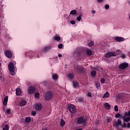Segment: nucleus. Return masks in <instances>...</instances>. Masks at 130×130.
I'll return each instance as SVG.
<instances>
[{
	"instance_id": "nucleus-1",
	"label": "nucleus",
	"mask_w": 130,
	"mask_h": 130,
	"mask_svg": "<svg viewBox=\"0 0 130 130\" xmlns=\"http://www.w3.org/2000/svg\"><path fill=\"white\" fill-rule=\"evenodd\" d=\"M119 53H121V50H118L117 52H108L106 55V57H111V56H116L118 54H119Z\"/></svg>"
},
{
	"instance_id": "nucleus-2",
	"label": "nucleus",
	"mask_w": 130,
	"mask_h": 130,
	"mask_svg": "<svg viewBox=\"0 0 130 130\" xmlns=\"http://www.w3.org/2000/svg\"><path fill=\"white\" fill-rule=\"evenodd\" d=\"M8 69L12 76H15V68L13 62H11L8 64Z\"/></svg>"
},
{
	"instance_id": "nucleus-3",
	"label": "nucleus",
	"mask_w": 130,
	"mask_h": 130,
	"mask_svg": "<svg viewBox=\"0 0 130 130\" xmlns=\"http://www.w3.org/2000/svg\"><path fill=\"white\" fill-rule=\"evenodd\" d=\"M68 110L71 113H75L77 111V109H76V106L74 105H70L68 107Z\"/></svg>"
},
{
	"instance_id": "nucleus-4",
	"label": "nucleus",
	"mask_w": 130,
	"mask_h": 130,
	"mask_svg": "<svg viewBox=\"0 0 130 130\" xmlns=\"http://www.w3.org/2000/svg\"><path fill=\"white\" fill-rule=\"evenodd\" d=\"M128 67V63L124 62L123 63H122L121 64H120L119 65V69H120V70H125V69H126V68H127Z\"/></svg>"
},
{
	"instance_id": "nucleus-5",
	"label": "nucleus",
	"mask_w": 130,
	"mask_h": 130,
	"mask_svg": "<svg viewBox=\"0 0 130 130\" xmlns=\"http://www.w3.org/2000/svg\"><path fill=\"white\" fill-rule=\"evenodd\" d=\"M36 89L34 86H29L27 89V93L31 95V94H34Z\"/></svg>"
},
{
	"instance_id": "nucleus-6",
	"label": "nucleus",
	"mask_w": 130,
	"mask_h": 130,
	"mask_svg": "<svg viewBox=\"0 0 130 130\" xmlns=\"http://www.w3.org/2000/svg\"><path fill=\"white\" fill-rule=\"evenodd\" d=\"M45 98L46 100H50V99H51V98H52V93H51V91H47L45 95Z\"/></svg>"
},
{
	"instance_id": "nucleus-7",
	"label": "nucleus",
	"mask_w": 130,
	"mask_h": 130,
	"mask_svg": "<svg viewBox=\"0 0 130 130\" xmlns=\"http://www.w3.org/2000/svg\"><path fill=\"white\" fill-rule=\"evenodd\" d=\"M86 122V119L84 117H79L77 119V123L78 124H84Z\"/></svg>"
},
{
	"instance_id": "nucleus-8",
	"label": "nucleus",
	"mask_w": 130,
	"mask_h": 130,
	"mask_svg": "<svg viewBox=\"0 0 130 130\" xmlns=\"http://www.w3.org/2000/svg\"><path fill=\"white\" fill-rule=\"evenodd\" d=\"M122 122H121V119H117L116 122H115L113 124V126H115V127H118L119 125H121Z\"/></svg>"
},
{
	"instance_id": "nucleus-9",
	"label": "nucleus",
	"mask_w": 130,
	"mask_h": 130,
	"mask_svg": "<svg viewBox=\"0 0 130 130\" xmlns=\"http://www.w3.org/2000/svg\"><path fill=\"white\" fill-rule=\"evenodd\" d=\"M35 109L36 110H38V111H40V110L42 109V104L39 103L36 104Z\"/></svg>"
},
{
	"instance_id": "nucleus-10",
	"label": "nucleus",
	"mask_w": 130,
	"mask_h": 130,
	"mask_svg": "<svg viewBox=\"0 0 130 130\" xmlns=\"http://www.w3.org/2000/svg\"><path fill=\"white\" fill-rule=\"evenodd\" d=\"M5 55L7 56V57H8V58L12 57V52H11L10 50L6 51Z\"/></svg>"
},
{
	"instance_id": "nucleus-11",
	"label": "nucleus",
	"mask_w": 130,
	"mask_h": 130,
	"mask_svg": "<svg viewBox=\"0 0 130 130\" xmlns=\"http://www.w3.org/2000/svg\"><path fill=\"white\" fill-rule=\"evenodd\" d=\"M115 40L118 42H121V41H123V40H124V38L121 37H116L115 38Z\"/></svg>"
},
{
	"instance_id": "nucleus-12",
	"label": "nucleus",
	"mask_w": 130,
	"mask_h": 130,
	"mask_svg": "<svg viewBox=\"0 0 130 130\" xmlns=\"http://www.w3.org/2000/svg\"><path fill=\"white\" fill-rule=\"evenodd\" d=\"M16 94L17 96L21 95V89L17 88L16 89Z\"/></svg>"
},
{
	"instance_id": "nucleus-13",
	"label": "nucleus",
	"mask_w": 130,
	"mask_h": 130,
	"mask_svg": "<svg viewBox=\"0 0 130 130\" xmlns=\"http://www.w3.org/2000/svg\"><path fill=\"white\" fill-rule=\"evenodd\" d=\"M104 105L106 109H107L108 110H109V109H110V107L111 106L109 105L108 103H105Z\"/></svg>"
},
{
	"instance_id": "nucleus-14",
	"label": "nucleus",
	"mask_w": 130,
	"mask_h": 130,
	"mask_svg": "<svg viewBox=\"0 0 130 130\" xmlns=\"http://www.w3.org/2000/svg\"><path fill=\"white\" fill-rule=\"evenodd\" d=\"M72 84L74 88H77V87H79V82H78V81H73L72 82Z\"/></svg>"
},
{
	"instance_id": "nucleus-15",
	"label": "nucleus",
	"mask_w": 130,
	"mask_h": 130,
	"mask_svg": "<svg viewBox=\"0 0 130 130\" xmlns=\"http://www.w3.org/2000/svg\"><path fill=\"white\" fill-rule=\"evenodd\" d=\"M92 50L90 49H87L86 50V54L88 55V56H91L92 55Z\"/></svg>"
},
{
	"instance_id": "nucleus-16",
	"label": "nucleus",
	"mask_w": 130,
	"mask_h": 130,
	"mask_svg": "<svg viewBox=\"0 0 130 130\" xmlns=\"http://www.w3.org/2000/svg\"><path fill=\"white\" fill-rule=\"evenodd\" d=\"M122 118L123 119L124 122H128V121H129V120H130V118L128 117H125L124 116H123Z\"/></svg>"
},
{
	"instance_id": "nucleus-17",
	"label": "nucleus",
	"mask_w": 130,
	"mask_h": 130,
	"mask_svg": "<svg viewBox=\"0 0 130 130\" xmlns=\"http://www.w3.org/2000/svg\"><path fill=\"white\" fill-rule=\"evenodd\" d=\"M9 99V98L8 96H6L3 101V104L4 105H7V103H8V100Z\"/></svg>"
},
{
	"instance_id": "nucleus-18",
	"label": "nucleus",
	"mask_w": 130,
	"mask_h": 130,
	"mask_svg": "<svg viewBox=\"0 0 130 130\" xmlns=\"http://www.w3.org/2000/svg\"><path fill=\"white\" fill-rule=\"evenodd\" d=\"M77 73H83V67H77Z\"/></svg>"
},
{
	"instance_id": "nucleus-19",
	"label": "nucleus",
	"mask_w": 130,
	"mask_h": 130,
	"mask_svg": "<svg viewBox=\"0 0 130 130\" xmlns=\"http://www.w3.org/2000/svg\"><path fill=\"white\" fill-rule=\"evenodd\" d=\"M26 104H27V102H26L25 101H22L19 103V106H25Z\"/></svg>"
},
{
	"instance_id": "nucleus-20",
	"label": "nucleus",
	"mask_w": 130,
	"mask_h": 130,
	"mask_svg": "<svg viewBox=\"0 0 130 130\" xmlns=\"http://www.w3.org/2000/svg\"><path fill=\"white\" fill-rule=\"evenodd\" d=\"M66 124V122L63 120V119H61L60 121V126H63Z\"/></svg>"
},
{
	"instance_id": "nucleus-21",
	"label": "nucleus",
	"mask_w": 130,
	"mask_h": 130,
	"mask_svg": "<svg viewBox=\"0 0 130 130\" xmlns=\"http://www.w3.org/2000/svg\"><path fill=\"white\" fill-rule=\"evenodd\" d=\"M50 48H51V47H50L49 46H46L44 48L43 50L45 52H46L48 51V50H49V49H50Z\"/></svg>"
},
{
	"instance_id": "nucleus-22",
	"label": "nucleus",
	"mask_w": 130,
	"mask_h": 130,
	"mask_svg": "<svg viewBox=\"0 0 130 130\" xmlns=\"http://www.w3.org/2000/svg\"><path fill=\"white\" fill-rule=\"evenodd\" d=\"M74 74L73 73H69L68 74V77L70 78V79H74Z\"/></svg>"
},
{
	"instance_id": "nucleus-23",
	"label": "nucleus",
	"mask_w": 130,
	"mask_h": 130,
	"mask_svg": "<svg viewBox=\"0 0 130 130\" xmlns=\"http://www.w3.org/2000/svg\"><path fill=\"white\" fill-rule=\"evenodd\" d=\"M109 97V92L107 91L103 96V98H108Z\"/></svg>"
},
{
	"instance_id": "nucleus-24",
	"label": "nucleus",
	"mask_w": 130,
	"mask_h": 130,
	"mask_svg": "<svg viewBox=\"0 0 130 130\" xmlns=\"http://www.w3.org/2000/svg\"><path fill=\"white\" fill-rule=\"evenodd\" d=\"M77 101H78V102H83L84 101V98L83 97H79L77 98Z\"/></svg>"
},
{
	"instance_id": "nucleus-25",
	"label": "nucleus",
	"mask_w": 130,
	"mask_h": 130,
	"mask_svg": "<svg viewBox=\"0 0 130 130\" xmlns=\"http://www.w3.org/2000/svg\"><path fill=\"white\" fill-rule=\"evenodd\" d=\"M25 122L29 123L31 121V118L29 117H26L25 119Z\"/></svg>"
},
{
	"instance_id": "nucleus-26",
	"label": "nucleus",
	"mask_w": 130,
	"mask_h": 130,
	"mask_svg": "<svg viewBox=\"0 0 130 130\" xmlns=\"http://www.w3.org/2000/svg\"><path fill=\"white\" fill-rule=\"evenodd\" d=\"M52 78L53 80H57V74H54L52 75Z\"/></svg>"
},
{
	"instance_id": "nucleus-27",
	"label": "nucleus",
	"mask_w": 130,
	"mask_h": 130,
	"mask_svg": "<svg viewBox=\"0 0 130 130\" xmlns=\"http://www.w3.org/2000/svg\"><path fill=\"white\" fill-rule=\"evenodd\" d=\"M95 86L96 87L97 89H99V88H100V87L101 86V85L100 84V82H96Z\"/></svg>"
},
{
	"instance_id": "nucleus-28",
	"label": "nucleus",
	"mask_w": 130,
	"mask_h": 130,
	"mask_svg": "<svg viewBox=\"0 0 130 130\" xmlns=\"http://www.w3.org/2000/svg\"><path fill=\"white\" fill-rule=\"evenodd\" d=\"M54 40H56V41H59L60 40V38L57 36H55L54 37Z\"/></svg>"
},
{
	"instance_id": "nucleus-29",
	"label": "nucleus",
	"mask_w": 130,
	"mask_h": 130,
	"mask_svg": "<svg viewBox=\"0 0 130 130\" xmlns=\"http://www.w3.org/2000/svg\"><path fill=\"white\" fill-rule=\"evenodd\" d=\"M90 74H91L92 77H95V76H96V71H92L91 72Z\"/></svg>"
},
{
	"instance_id": "nucleus-30",
	"label": "nucleus",
	"mask_w": 130,
	"mask_h": 130,
	"mask_svg": "<svg viewBox=\"0 0 130 130\" xmlns=\"http://www.w3.org/2000/svg\"><path fill=\"white\" fill-rule=\"evenodd\" d=\"M88 46H89V47H91V46H93V45H94V42L91 41L90 42L88 43L87 44Z\"/></svg>"
},
{
	"instance_id": "nucleus-31",
	"label": "nucleus",
	"mask_w": 130,
	"mask_h": 130,
	"mask_svg": "<svg viewBox=\"0 0 130 130\" xmlns=\"http://www.w3.org/2000/svg\"><path fill=\"white\" fill-rule=\"evenodd\" d=\"M77 14V11L75 10H73L71 11L70 15H76Z\"/></svg>"
},
{
	"instance_id": "nucleus-32",
	"label": "nucleus",
	"mask_w": 130,
	"mask_h": 130,
	"mask_svg": "<svg viewBox=\"0 0 130 130\" xmlns=\"http://www.w3.org/2000/svg\"><path fill=\"white\" fill-rule=\"evenodd\" d=\"M86 96L91 98V97H92V93H91L90 92H86Z\"/></svg>"
},
{
	"instance_id": "nucleus-33",
	"label": "nucleus",
	"mask_w": 130,
	"mask_h": 130,
	"mask_svg": "<svg viewBox=\"0 0 130 130\" xmlns=\"http://www.w3.org/2000/svg\"><path fill=\"white\" fill-rule=\"evenodd\" d=\"M39 96H40V94H39V93L36 92L35 93V97H36V98H39Z\"/></svg>"
},
{
	"instance_id": "nucleus-34",
	"label": "nucleus",
	"mask_w": 130,
	"mask_h": 130,
	"mask_svg": "<svg viewBox=\"0 0 130 130\" xmlns=\"http://www.w3.org/2000/svg\"><path fill=\"white\" fill-rule=\"evenodd\" d=\"M3 130H9V125H8V124H6L3 128Z\"/></svg>"
},
{
	"instance_id": "nucleus-35",
	"label": "nucleus",
	"mask_w": 130,
	"mask_h": 130,
	"mask_svg": "<svg viewBox=\"0 0 130 130\" xmlns=\"http://www.w3.org/2000/svg\"><path fill=\"white\" fill-rule=\"evenodd\" d=\"M121 57L122 58H126V56L125 55V54H123V53H122V54H121Z\"/></svg>"
},
{
	"instance_id": "nucleus-36",
	"label": "nucleus",
	"mask_w": 130,
	"mask_h": 130,
	"mask_svg": "<svg viewBox=\"0 0 130 130\" xmlns=\"http://www.w3.org/2000/svg\"><path fill=\"white\" fill-rule=\"evenodd\" d=\"M114 110L116 112H117V111H118V107L117 106H116V105L115 106V107H114Z\"/></svg>"
},
{
	"instance_id": "nucleus-37",
	"label": "nucleus",
	"mask_w": 130,
	"mask_h": 130,
	"mask_svg": "<svg viewBox=\"0 0 130 130\" xmlns=\"http://www.w3.org/2000/svg\"><path fill=\"white\" fill-rule=\"evenodd\" d=\"M6 113L7 114H10V113H11V109H7L6 111Z\"/></svg>"
},
{
	"instance_id": "nucleus-38",
	"label": "nucleus",
	"mask_w": 130,
	"mask_h": 130,
	"mask_svg": "<svg viewBox=\"0 0 130 130\" xmlns=\"http://www.w3.org/2000/svg\"><path fill=\"white\" fill-rule=\"evenodd\" d=\"M31 115H32V116H35V115H36V111H32L31 112Z\"/></svg>"
},
{
	"instance_id": "nucleus-39",
	"label": "nucleus",
	"mask_w": 130,
	"mask_h": 130,
	"mask_svg": "<svg viewBox=\"0 0 130 130\" xmlns=\"http://www.w3.org/2000/svg\"><path fill=\"white\" fill-rule=\"evenodd\" d=\"M81 19H82V18L81 17V15H80L79 16V17H78L77 18V21H78L79 22H80V21H81Z\"/></svg>"
},
{
	"instance_id": "nucleus-40",
	"label": "nucleus",
	"mask_w": 130,
	"mask_h": 130,
	"mask_svg": "<svg viewBox=\"0 0 130 130\" xmlns=\"http://www.w3.org/2000/svg\"><path fill=\"white\" fill-rule=\"evenodd\" d=\"M101 83H102V84H104V83H105V79L102 78L101 79Z\"/></svg>"
},
{
	"instance_id": "nucleus-41",
	"label": "nucleus",
	"mask_w": 130,
	"mask_h": 130,
	"mask_svg": "<svg viewBox=\"0 0 130 130\" xmlns=\"http://www.w3.org/2000/svg\"><path fill=\"white\" fill-rule=\"evenodd\" d=\"M120 116V114L117 113V114L115 115V117H116V118H118V117H119Z\"/></svg>"
},
{
	"instance_id": "nucleus-42",
	"label": "nucleus",
	"mask_w": 130,
	"mask_h": 130,
	"mask_svg": "<svg viewBox=\"0 0 130 130\" xmlns=\"http://www.w3.org/2000/svg\"><path fill=\"white\" fill-rule=\"evenodd\" d=\"M105 8L106 9V10H108V9H109V5H106L105 6Z\"/></svg>"
},
{
	"instance_id": "nucleus-43",
	"label": "nucleus",
	"mask_w": 130,
	"mask_h": 130,
	"mask_svg": "<svg viewBox=\"0 0 130 130\" xmlns=\"http://www.w3.org/2000/svg\"><path fill=\"white\" fill-rule=\"evenodd\" d=\"M71 24H72V25H75V24H76V22L74 20H71L70 21Z\"/></svg>"
},
{
	"instance_id": "nucleus-44",
	"label": "nucleus",
	"mask_w": 130,
	"mask_h": 130,
	"mask_svg": "<svg viewBox=\"0 0 130 130\" xmlns=\"http://www.w3.org/2000/svg\"><path fill=\"white\" fill-rule=\"evenodd\" d=\"M62 44H59L58 46V48H59L60 49H61V48H62Z\"/></svg>"
},
{
	"instance_id": "nucleus-45",
	"label": "nucleus",
	"mask_w": 130,
	"mask_h": 130,
	"mask_svg": "<svg viewBox=\"0 0 130 130\" xmlns=\"http://www.w3.org/2000/svg\"><path fill=\"white\" fill-rule=\"evenodd\" d=\"M107 120H108V121L110 122L112 120V119H111V117H108L107 119Z\"/></svg>"
},
{
	"instance_id": "nucleus-46",
	"label": "nucleus",
	"mask_w": 130,
	"mask_h": 130,
	"mask_svg": "<svg viewBox=\"0 0 130 130\" xmlns=\"http://www.w3.org/2000/svg\"><path fill=\"white\" fill-rule=\"evenodd\" d=\"M98 3H99L100 4L101 3H103V2H104V0H96Z\"/></svg>"
},
{
	"instance_id": "nucleus-47",
	"label": "nucleus",
	"mask_w": 130,
	"mask_h": 130,
	"mask_svg": "<svg viewBox=\"0 0 130 130\" xmlns=\"http://www.w3.org/2000/svg\"><path fill=\"white\" fill-rule=\"evenodd\" d=\"M91 12L92 14H95V13H96V11H95V10H92Z\"/></svg>"
},
{
	"instance_id": "nucleus-48",
	"label": "nucleus",
	"mask_w": 130,
	"mask_h": 130,
	"mask_svg": "<svg viewBox=\"0 0 130 130\" xmlns=\"http://www.w3.org/2000/svg\"><path fill=\"white\" fill-rule=\"evenodd\" d=\"M128 127H130V123H127V124Z\"/></svg>"
},
{
	"instance_id": "nucleus-49",
	"label": "nucleus",
	"mask_w": 130,
	"mask_h": 130,
	"mask_svg": "<svg viewBox=\"0 0 130 130\" xmlns=\"http://www.w3.org/2000/svg\"><path fill=\"white\" fill-rule=\"evenodd\" d=\"M127 115H128L129 116H130V111H129L127 113Z\"/></svg>"
},
{
	"instance_id": "nucleus-50",
	"label": "nucleus",
	"mask_w": 130,
	"mask_h": 130,
	"mask_svg": "<svg viewBox=\"0 0 130 130\" xmlns=\"http://www.w3.org/2000/svg\"><path fill=\"white\" fill-rule=\"evenodd\" d=\"M42 130H48V129H47V128H44Z\"/></svg>"
},
{
	"instance_id": "nucleus-51",
	"label": "nucleus",
	"mask_w": 130,
	"mask_h": 130,
	"mask_svg": "<svg viewBox=\"0 0 130 130\" xmlns=\"http://www.w3.org/2000/svg\"><path fill=\"white\" fill-rule=\"evenodd\" d=\"M58 57H61V54H59L58 55Z\"/></svg>"
},
{
	"instance_id": "nucleus-52",
	"label": "nucleus",
	"mask_w": 130,
	"mask_h": 130,
	"mask_svg": "<svg viewBox=\"0 0 130 130\" xmlns=\"http://www.w3.org/2000/svg\"><path fill=\"white\" fill-rule=\"evenodd\" d=\"M76 130H83V128H78V129H77Z\"/></svg>"
},
{
	"instance_id": "nucleus-53",
	"label": "nucleus",
	"mask_w": 130,
	"mask_h": 130,
	"mask_svg": "<svg viewBox=\"0 0 130 130\" xmlns=\"http://www.w3.org/2000/svg\"><path fill=\"white\" fill-rule=\"evenodd\" d=\"M2 66V63H1V62H0V67Z\"/></svg>"
},
{
	"instance_id": "nucleus-54",
	"label": "nucleus",
	"mask_w": 130,
	"mask_h": 130,
	"mask_svg": "<svg viewBox=\"0 0 130 130\" xmlns=\"http://www.w3.org/2000/svg\"><path fill=\"white\" fill-rule=\"evenodd\" d=\"M81 12H80V13H79L80 14V15H81Z\"/></svg>"
}]
</instances>
